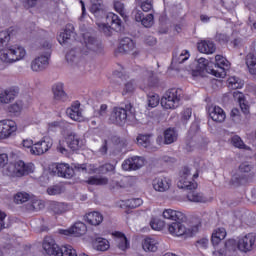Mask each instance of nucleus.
<instances>
[{
    "mask_svg": "<svg viewBox=\"0 0 256 256\" xmlns=\"http://www.w3.org/2000/svg\"><path fill=\"white\" fill-rule=\"evenodd\" d=\"M79 107H81V104L75 103L66 110V114L73 121H83V114L81 112V109H79Z\"/></svg>",
    "mask_w": 256,
    "mask_h": 256,
    "instance_id": "nucleus-26",
    "label": "nucleus"
},
{
    "mask_svg": "<svg viewBox=\"0 0 256 256\" xmlns=\"http://www.w3.org/2000/svg\"><path fill=\"white\" fill-rule=\"evenodd\" d=\"M208 113L212 121H215L216 123H223L227 118L225 111L219 106H211L208 109Z\"/></svg>",
    "mask_w": 256,
    "mask_h": 256,
    "instance_id": "nucleus-19",
    "label": "nucleus"
},
{
    "mask_svg": "<svg viewBox=\"0 0 256 256\" xmlns=\"http://www.w3.org/2000/svg\"><path fill=\"white\" fill-rule=\"evenodd\" d=\"M52 92L54 95V101H67V93H65L63 83L59 82L54 84Z\"/></svg>",
    "mask_w": 256,
    "mask_h": 256,
    "instance_id": "nucleus-25",
    "label": "nucleus"
},
{
    "mask_svg": "<svg viewBox=\"0 0 256 256\" xmlns=\"http://www.w3.org/2000/svg\"><path fill=\"white\" fill-rule=\"evenodd\" d=\"M66 61L70 65H76L78 67L83 60L81 59V57H79V51H77V48H72L66 54Z\"/></svg>",
    "mask_w": 256,
    "mask_h": 256,
    "instance_id": "nucleus-30",
    "label": "nucleus"
},
{
    "mask_svg": "<svg viewBox=\"0 0 256 256\" xmlns=\"http://www.w3.org/2000/svg\"><path fill=\"white\" fill-rule=\"evenodd\" d=\"M85 183H87V185H93L96 187H101L104 185H108L109 184V178L105 177V176H90Z\"/></svg>",
    "mask_w": 256,
    "mask_h": 256,
    "instance_id": "nucleus-33",
    "label": "nucleus"
},
{
    "mask_svg": "<svg viewBox=\"0 0 256 256\" xmlns=\"http://www.w3.org/2000/svg\"><path fill=\"white\" fill-rule=\"evenodd\" d=\"M115 242L117 244L118 249L121 251H126V249H129V240H127V237L125 234L121 232H115Z\"/></svg>",
    "mask_w": 256,
    "mask_h": 256,
    "instance_id": "nucleus-35",
    "label": "nucleus"
},
{
    "mask_svg": "<svg viewBox=\"0 0 256 256\" xmlns=\"http://www.w3.org/2000/svg\"><path fill=\"white\" fill-rule=\"evenodd\" d=\"M132 15L135 21H137V23H141L142 19L145 17V14H143V11L137 8L132 11Z\"/></svg>",
    "mask_w": 256,
    "mask_h": 256,
    "instance_id": "nucleus-57",
    "label": "nucleus"
},
{
    "mask_svg": "<svg viewBox=\"0 0 256 256\" xmlns=\"http://www.w3.org/2000/svg\"><path fill=\"white\" fill-rule=\"evenodd\" d=\"M97 251H107L109 249V241L105 238H97L94 242Z\"/></svg>",
    "mask_w": 256,
    "mask_h": 256,
    "instance_id": "nucleus-46",
    "label": "nucleus"
},
{
    "mask_svg": "<svg viewBox=\"0 0 256 256\" xmlns=\"http://www.w3.org/2000/svg\"><path fill=\"white\" fill-rule=\"evenodd\" d=\"M83 48L81 55L100 56L105 55V46L101 40L97 39L93 34L86 32L83 34Z\"/></svg>",
    "mask_w": 256,
    "mask_h": 256,
    "instance_id": "nucleus-3",
    "label": "nucleus"
},
{
    "mask_svg": "<svg viewBox=\"0 0 256 256\" xmlns=\"http://www.w3.org/2000/svg\"><path fill=\"white\" fill-rule=\"evenodd\" d=\"M114 8L115 11H117V13H119L120 15H125V4H123L122 2L116 1L114 3Z\"/></svg>",
    "mask_w": 256,
    "mask_h": 256,
    "instance_id": "nucleus-59",
    "label": "nucleus"
},
{
    "mask_svg": "<svg viewBox=\"0 0 256 256\" xmlns=\"http://www.w3.org/2000/svg\"><path fill=\"white\" fill-rule=\"evenodd\" d=\"M145 165V158L134 156L131 158H128L122 163V169L124 171H137L138 169H141Z\"/></svg>",
    "mask_w": 256,
    "mask_h": 256,
    "instance_id": "nucleus-12",
    "label": "nucleus"
},
{
    "mask_svg": "<svg viewBox=\"0 0 256 256\" xmlns=\"http://www.w3.org/2000/svg\"><path fill=\"white\" fill-rule=\"evenodd\" d=\"M163 217L164 219L175 221L168 225L170 235H174L175 237H193V231L191 229H187L185 224H183L187 221V216L183 212L166 209L163 211Z\"/></svg>",
    "mask_w": 256,
    "mask_h": 256,
    "instance_id": "nucleus-1",
    "label": "nucleus"
},
{
    "mask_svg": "<svg viewBox=\"0 0 256 256\" xmlns=\"http://www.w3.org/2000/svg\"><path fill=\"white\" fill-rule=\"evenodd\" d=\"M135 177L124 178L120 181L112 180L110 183V189H127V187H133L135 185Z\"/></svg>",
    "mask_w": 256,
    "mask_h": 256,
    "instance_id": "nucleus-24",
    "label": "nucleus"
},
{
    "mask_svg": "<svg viewBox=\"0 0 256 256\" xmlns=\"http://www.w3.org/2000/svg\"><path fill=\"white\" fill-rule=\"evenodd\" d=\"M143 205V200L141 198H132L128 200V207L130 209H137V207H141Z\"/></svg>",
    "mask_w": 256,
    "mask_h": 256,
    "instance_id": "nucleus-55",
    "label": "nucleus"
},
{
    "mask_svg": "<svg viewBox=\"0 0 256 256\" xmlns=\"http://www.w3.org/2000/svg\"><path fill=\"white\" fill-rule=\"evenodd\" d=\"M137 143L140 147L153 151V147L151 146V135L140 134L137 137Z\"/></svg>",
    "mask_w": 256,
    "mask_h": 256,
    "instance_id": "nucleus-39",
    "label": "nucleus"
},
{
    "mask_svg": "<svg viewBox=\"0 0 256 256\" xmlns=\"http://www.w3.org/2000/svg\"><path fill=\"white\" fill-rule=\"evenodd\" d=\"M186 198L190 203H207L209 201L203 192H199L195 189L188 190Z\"/></svg>",
    "mask_w": 256,
    "mask_h": 256,
    "instance_id": "nucleus-22",
    "label": "nucleus"
},
{
    "mask_svg": "<svg viewBox=\"0 0 256 256\" xmlns=\"http://www.w3.org/2000/svg\"><path fill=\"white\" fill-rule=\"evenodd\" d=\"M254 245H255V234L249 233L239 239L237 243V248L239 249V251H242L243 253H247V251H251V249H253Z\"/></svg>",
    "mask_w": 256,
    "mask_h": 256,
    "instance_id": "nucleus-14",
    "label": "nucleus"
},
{
    "mask_svg": "<svg viewBox=\"0 0 256 256\" xmlns=\"http://www.w3.org/2000/svg\"><path fill=\"white\" fill-rule=\"evenodd\" d=\"M6 173L9 177H25L33 173V164H25L22 160L10 163L6 167Z\"/></svg>",
    "mask_w": 256,
    "mask_h": 256,
    "instance_id": "nucleus-6",
    "label": "nucleus"
},
{
    "mask_svg": "<svg viewBox=\"0 0 256 256\" xmlns=\"http://www.w3.org/2000/svg\"><path fill=\"white\" fill-rule=\"evenodd\" d=\"M0 60L2 63H15L12 47L8 44L7 47L0 51Z\"/></svg>",
    "mask_w": 256,
    "mask_h": 256,
    "instance_id": "nucleus-28",
    "label": "nucleus"
},
{
    "mask_svg": "<svg viewBox=\"0 0 256 256\" xmlns=\"http://www.w3.org/2000/svg\"><path fill=\"white\" fill-rule=\"evenodd\" d=\"M170 187H171V180L167 177L155 178L153 180V188L155 189V191L164 193V191H169Z\"/></svg>",
    "mask_w": 256,
    "mask_h": 256,
    "instance_id": "nucleus-23",
    "label": "nucleus"
},
{
    "mask_svg": "<svg viewBox=\"0 0 256 256\" xmlns=\"http://www.w3.org/2000/svg\"><path fill=\"white\" fill-rule=\"evenodd\" d=\"M87 233V225L83 222H76L71 228L60 230L61 235H72L73 237H81Z\"/></svg>",
    "mask_w": 256,
    "mask_h": 256,
    "instance_id": "nucleus-13",
    "label": "nucleus"
},
{
    "mask_svg": "<svg viewBox=\"0 0 256 256\" xmlns=\"http://www.w3.org/2000/svg\"><path fill=\"white\" fill-rule=\"evenodd\" d=\"M73 29H75L73 27V25L69 24L67 26V29L64 32H61L59 37H58V41L61 45L67 43V41H69V39H71V34L73 33Z\"/></svg>",
    "mask_w": 256,
    "mask_h": 256,
    "instance_id": "nucleus-42",
    "label": "nucleus"
},
{
    "mask_svg": "<svg viewBox=\"0 0 256 256\" xmlns=\"http://www.w3.org/2000/svg\"><path fill=\"white\" fill-rule=\"evenodd\" d=\"M31 200V194L27 192H18L14 195V202L17 205H23V203H27V201Z\"/></svg>",
    "mask_w": 256,
    "mask_h": 256,
    "instance_id": "nucleus-44",
    "label": "nucleus"
},
{
    "mask_svg": "<svg viewBox=\"0 0 256 256\" xmlns=\"http://www.w3.org/2000/svg\"><path fill=\"white\" fill-rule=\"evenodd\" d=\"M111 27L112 29H120L121 28V19L116 14H111Z\"/></svg>",
    "mask_w": 256,
    "mask_h": 256,
    "instance_id": "nucleus-56",
    "label": "nucleus"
},
{
    "mask_svg": "<svg viewBox=\"0 0 256 256\" xmlns=\"http://www.w3.org/2000/svg\"><path fill=\"white\" fill-rule=\"evenodd\" d=\"M225 237H227V230H225V228H217L212 233V238H211L212 245L214 247H217V245H219V243H221V241H223Z\"/></svg>",
    "mask_w": 256,
    "mask_h": 256,
    "instance_id": "nucleus-32",
    "label": "nucleus"
},
{
    "mask_svg": "<svg viewBox=\"0 0 256 256\" xmlns=\"http://www.w3.org/2000/svg\"><path fill=\"white\" fill-rule=\"evenodd\" d=\"M233 97L238 101L241 111L247 115L249 113V105L245 102V95L239 91H234Z\"/></svg>",
    "mask_w": 256,
    "mask_h": 256,
    "instance_id": "nucleus-37",
    "label": "nucleus"
},
{
    "mask_svg": "<svg viewBox=\"0 0 256 256\" xmlns=\"http://www.w3.org/2000/svg\"><path fill=\"white\" fill-rule=\"evenodd\" d=\"M43 249L49 256H77V250H75L73 246L65 245L59 247L51 237L44 239Z\"/></svg>",
    "mask_w": 256,
    "mask_h": 256,
    "instance_id": "nucleus-4",
    "label": "nucleus"
},
{
    "mask_svg": "<svg viewBox=\"0 0 256 256\" xmlns=\"http://www.w3.org/2000/svg\"><path fill=\"white\" fill-rule=\"evenodd\" d=\"M140 7L145 13H149L153 9V0H140Z\"/></svg>",
    "mask_w": 256,
    "mask_h": 256,
    "instance_id": "nucleus-53",
    "label": "nucleus"
},
{
    "mask_svg": "<svg viewBox=\"0 0 256 256\" xmlns=\"http://www.w3.org/2000/svg\"><path fill=\"white\" fill-rule=\"evenodd\" d=\"M216 63H209L205 58L198 59V65L200 71H206V73H210V75H214V77H225L227 73L225 72L226 69H229L231 63L228 62L227 58L216 55L215 56Z\"/></svg>",
    "mask_w": 256,
    "mask_h": 256,
    "instance_id": "nucleus-2",
    "label": "nucleus"
},
{
    "mask_svg": "<svg viewBox=\"0 0 256 256\" xmlns=\"http://www.w3.org/2000/svg\"><path fill=\"white\" fill-rule=\"evenodd\" d=\"M131 104L123 107H114L110 113L109 121L112 125H119L123 127L127 123V111H131Z\"/></svg>",
    "mask_w": 256,
    "mask_h": 256,
    "instance_id": "nucleus-7",
    "label": "nucleus"
},
{
    "mask_svg": "<svg viewBox=\"0 0 256 256\" xmlns=\"http://www.w3.org/2000/svg\"><path fill=\"white\" fill-rule=\"evenodd\" d=\"M183 98V90L179 88H171L165 92L161 98V105L164 109H177L181 105Z\"/></svg>",
    "mask_w": 256,
    "mask_h": 256,
    "instance_id": "nucleus-5",
    "label": "nucleus"
},
{
    "mask_svg": "<svg viewBox=\"0 0 256 256\" xmlns=\"http://www.w3.org/2000/svg\"><path fill=\"white\" fill-rule=\"evenodd\" d=\"M12 47V55H14V61H21V59H25L27 55V51L22 46H11Z\"/></svg>",
    "mask_w": 256,
    "mask_h": 256,
    "instance_id": "nucleus-41",
    "label": "nucleus"
},
{
    "mask_svg": "<svg viewBox=\"0 0 256 256\" xmlns=\"http://www.w3.org/2000/svg\"><path fill=\"white\" fill-rule=\"evenodd\" d=\"M40 50L44 52L45 56L51 57V43H49V41H42L40 43Z\"/></svg>",
    "mask_w": 256,
    "mask_h": 256,
    "instance_id": "nucleus-51",
    "label": "nucleus"
},
{
    "mask_svg": "<svg viewBox=\"0 0 256 256\" xmlns=\"http://www.w3.org/2000/svg\"><path fill=\"white\" fill-rule=\"evenodd\" d=\"M177 141V132L174 129H167L164 132V144L171 145V143H175Z\"/></svg>",
    "mask_w": 256,
    "mask_h": 256,
    "instance_id": "nucleus-43",
    "label": "nucleus"
},
{
    "mask_svg": "<svg viewBox=\"0 0 256 256\" xmlns=\"http://www.w3.org/2000/svg\"><path fill=\"white\" fill-rule=\"evenodd\" d=\"M13 35V29H8L0 32V52L2 49H5L11 41V36Z\"/></svg>",
    "mask_w": 256,
    "mask_h": 256,
    "instance_id": "nucleus-38",
    "label": "nucleus"
},
{
    "mask_svg": "<svg viewBox=\"0 0 256 256\" xmlns=\"http://www.w3.org/2000/svg\"><path fill=\"white\" fill-rule=\"evenodd\" d=\"M61 191V186L59 185L50 186L47 189L48 195H61Z\"/></svg>",
    "mask_w": 256,
    "mask_h": 256,
    "instance_id": "nucleus-58",
    "label": "nucleus"
},
{
    "mask_svg": "<svg viewBox=\"0 0 256 256\" xmlns=\"http://www.w3.org/2000/svg\"><path fill=\"white\" fill-rule=\"evenodd\" d=\"M133 91H135V85L133 84V82H128L125 84L122 94L127 95V93H133Z\"/></svg>",
    "mask_w": 256,
    "mask_h": 256,
    "instance_id": "nucleus-63",
    "label": "nucleus"
},
{
    "mask_svg": "<svg viewBox=\"0 0 256 256\" xmlns=\"http://www.w3.org/2000/svg\"><path fill=\"white\" fill-rule=\"evenodd\" d=\"M50 209L55 215H63V213L71 211V205L64 202H51Z\"/></svg>",
    "mask_w": 256,
    "mask_h": 256,
    "instance_id": "nucleus-27",
    "label": "nucleus"
},
{
    "mask_svg": "<svg viewBox=\"0 0 256 256\" xmlns=\"http://www.w3.org/2000/svg\"><path fill=\"white\" fill-rule=\"evenodd\" d=\"M49 57L45 55H40L36 57L31 62V69L32 71L39 73V71H45L46 67H49Z\"/></svg>",
    "mask_w": 256,
    "mask_h": 256,
    "instance_id": "nucleus-16",
    "label": "nucleus"
},
{
    "mask_svg": "<svg viewBox=\"0 0 256 256\" xmlns=\"http://www.w3.org/2000/svg\"><path fill=\"white\" fill-rule=\"evenodd\" d=\"M189 57H191V54L187 50H182L181 52H175L173 54L172 58V67L173 69H181L179 68V65H183L185 61L189 60Z\"/></svg>",
    "mask_w": 256,
    "mask_h": 256,
    "instance_id": "nucleus-18",
    "label": "nucleus"
},
{
    "mask_svg": "<svg viewBox=\"0 0 256 256\" xmlns=\"http://www.w3.org/2000/svg\"><path fill=\"white\" fill-rule=\"evenodd\" d=\"M197 47L200 53H205L206 55H213V53L217 51V46L215 45V42L211 40H202L198 42Z\"/></svg>",
    "mask_w": 256,
    "mask_h": 256,
    "instance_id": "nucleus-21",
    "label": "nucleus"
},
{
    "mask_svg": "<svg viewBox=\"0 0 256 256\" xmlns=\"http://www.w3.org/2000/svg\"><path fill=\"white\" fill-rule=\"evenodd\" d=\"M79 69L82 73H91L93 69H95V66L91 63H86L85 61H81L79 64Z\"/></svg>",
    "mask_w": 256,
    "mask_h": 256,
    "instance_id": "nucleus-50",
    "label": "nucleus"
},
{
    "mask_svg": "<svg viewBox=\"0 0 256 256\" xmlns=\"http://www.w3.org/2000/svg\"><path fill=\"white\" fill-rule=\"evenodd\" d=\"M150 226L154 231H161L165 227V222L159 218H152L150 221Z\"/></svg>",
    "mask_w": 256,
    "mask_h": 256,
    "instance_id": "nucleus-49",
    "label": "nucleus"
},
{
    "mask_svg": "<svg viewBox=\"0 0 256 256\" xmlns=\"http://www.w3.org/2000/svg\"><path fill=\"white\" fill-rule=\"evenodd\" d=\"M73 170L79 173H87V164H73Z\"/></svg>",
    "mask_w": 256,
    "mask_h": 256,
    "instance_id": "nucleus-64",
    "label": "nucleus"
},
{
    "mask_svg": "<svg viewBox=\"0 0 256 256\" xmlns=\"http://www.w3.org/2000/svg\"><path fill=\"white\" fill-rule=\"evenodd\" d=\"M43 207H45V206L43 205V203H41V201L37 200V201L33 202V203L28 207V209H29L30 211H38V209H43Z\"/></svg>",
    "mask_w": 256,
    "mask_h": 256,
    "instance_id": "nucleus-62",
    "label": "nucleus"
},
{
    "mask_svg": "<svg viewBox=\"0 0 256 256\" xmlns=\"http://www.w3.org/2000/svg\"><path fill=\"white\" fill-rule=\"evenodd\" d=\"M54 173H57L58 177H63L64 179H71L75 174V170L69 167V164L60 163L56 165Z\"/></svg>",
    "mask_w": 256,
    "mask_h": 256,
    "instance_id": "nucleus-20",
    "label": "nucleus"
},
{
    "mask_svg": "<svg viewBox=\"0 0 256 256\" xmlns=\"http://www.w3.org/2000/svg\"><path fill=\"white\" fill-rule=\"evenodd\" d=\"M19 95V88L11 87L0 93V103L7 105Z\"/></svg>",
    "mask_w": 256,
    "mask_h": 256,
    "instance_id": "nucleus-17",
    "label": "nucleus"
},
{
    "mask_svg": "<svg viewBox=\"0 0 256 256\" xmlns=\"http://www.w3.org/2000/svg\"><path fill=\"white\" fill-rule=\"evenodd\" d=\"M230 117L236 122L239 123L241 121V115L239 112V109L237 108H233L231 113H230Z\"/></svg>",
    "mask_w": 256,
    "mask_h": 256,
    "instance_id": "nucleus-60",
    "label": "nucleus"
},
{
    "mask_svg": "<svg viewBox=\"0 0 256 256\" xmlns=\"http://www.w3.org/2000/svg\"><path fill=\"white\" fill-rule=\"evenodd\" d=\"M9 113H12V115H21V112L23 111V102L21 100H17L15 103L8 106Z\"/></svg>",
    "mask_w": 256,
    "mask_h": 256,
    "instance_id": "nucleus-45",
    "label": "nucleus"
},
{
    "mask_svg": "<svg viewBox=\"0 0 256 256\" xmlns=\"http://www.w3.org/2000/svg\"><path fill=\"white\" fill-rule=\"evenodd\" d=\"M142 247L146 253H155L159 249V242L153 238H146L142 242Z\"/></svg>",
    "mask_w": 256,
    "mask_h": 256,
    "instance_id": "nucleus-29",
    "label": "nucleus"
},
{
    "mask_svg": "<svg viewBox=\"0 0 256 256\" xmlns=\"http://www.w3.org/2000/svg\"><path fill=\"white\" fill-rule=\"evenodd\" d=\"M246 65L251 75H256V56L253 53H249L246 56Z\"/></svg>",
    "mask_w": 256,
    "mask_h": 256,
    "instance_id": "nucleus-40",
    "label": "nucleus"
},
{
    "mask_svg": "<svg viewBox=\"0 0 256 256\" xmlns=\"http://www.w3.org/2000/svg\"><path fill=\"white\" fill-rule=\"evenodd\" d=\"M51 147H53V140L49 137H44L42 140L34 143L30 153L31 155H44Z\"/></svg>",
    "mask_w": 256,
    "mask_h": 256,
    "instance_id": "nucleus-11",
    "label": "nucleus"
},
{
    "mask_svg": "<svg viewBox=\"0 0 256 256\" xmlns=\"http://www.w3.org/2000/svg\"><path fill=\"white\" fill-rule=\"evenodd\" d=\"M191 175V170L188 167H184L180 173V179L177 182L179 189H186L191 191V189H197V182L189 180Z\"/></svg>",
    "mask_w": 256,
    "mask_h": 256,
    "instance_id": "nucleus-9",
    "label": "nucleus"
},
{
    "mask_svg": "<svg viewBox=\"0 0 256 256\" xmlns=\"http://www.w3.org/2000/svg\"><path fill=\"white\" fill-rule=\"evenodd\" d=\"M148 107H157L159 105V95L157 94H150L148 95Z\"/></svg>",
    "mask_w": 256,
    "mask_h": 256,
    "instance_id": "nucleus-54",
    "label": "nucleus"
},
{
    "mask_svg": "<svg viewBox=\"0 0 256 256\" xmlns=\"http://www.w3.org/2000/svg\"><path fill=\"white\" fill-rule=\"evenodd\" d=\"M17 132V123L11 119L0 120V140L9 139Z\"/></svg>",
    "mask_w": 256,
    "mask_h": 256,
    "instance_id": "nucleus-8",
    "label": "nucleus"
},
{
    "mask_svg": "<svg viewBox=\"0 0 256 256\" xmlns=\"http://www.w3.org/2000/svg\"><path fill=\"white\" fill-rule=\"evenodd\" d=\"M140 23H142L143 27H146V28L153 27V23H154L153 14H148L144 16Z\"/></svg>",
    "mask_w": 256,
    "mask_h": 256,
    "instance_id": "nucleus-52",
    "label": "nucleus"
},
{
    "mask_svg": "<svg viewBox=\"0 0 256 256\" xmlns=\"http://www.w3.org/2000/svg\"><path fill=\"white\" fill-rule=\"evenodd\" d=\"M90 11L94 15H97L100 11H103V0H90Z\"/></svg>",
    "mask_w": 256,
    "mask_h": 256,
    "instance_id": "nucleus-48",
    "label": "nucleus"
},
{
    "mask_svg": "<svg viewBox=\"0 0 256 256\" xmlns=\"http://www.w3.org/2000/svg\"><path fill=\"white\" fill-rule=\"evenodd\" d=\"M253 171V166L249 162H244L240 164L239 170L231 178V183L233 185H240L241 182L245 181L248 173Z\"/></svg>",
    "mask_w": 256,
    "mask_h": 256,
    "instance_id": "nucleus-10",
    "label": "nucleus"
},
{
    "mask_svg": "<svg viewBox=\"0 0 256 256\" xmlns=\"http://www.w3.org/2000/svg\"><path fill=\"white\" fill-rule=\"evenodd\" d=\"M215 39L218 43H229V36L223 33H217Z\"/></svg>",
    "mask_w": 256,
    "mask_h": 256,
    "instance_id": "nucleus-61",
    "label": "nucleus"
},
{
    "mask_svg": "<svg viewBox=\"0 0 256 256\" xmlns=\"http://www.w3.org/2000/svg\"><path fill=\"white\" fill-rule=\"evenodd\" d=\"M86 220L90 225H94V227H97L98 225H101V223H103V214L97 211L90 212L86 215Z\"/></svg>",
    "mask_w": 256,
    "mask_h": 256,
    "instance_id": "nucleus-34",
    "label": "nucleus"
},
{
    "mask_svg": "<svg viewBox=\"0 0 256 256\" xmlns=\"http://www.w3.org/2000/svg\"><path fill=\"white\" fill-rule=\"evenodd\" d=\"M65 142L71 151H79L85 143L83 140L74 132H69L65 137Z\"/></svg>",
    "mask_w": 256,
    "mask_h": 256,
    "instance_id": "nucleus-15",
    "label": "nucleus"
},
{
    "mask_svg": "<svg viewBox=\"0 0 256 256\" xmlns=\"http://www.w3.org/2000/svg\"><path fill=\"white\" fill-rule=\"evenodd\" d=\"M231 143L237 149H244L245 151H249V146L245 145L241 137H239L238 135L231 138Z\"/></svg>",
    "mask_w": 256,
    "mask_h": 256,
    "instance_id": "nucleus-47",
    "label": "nucleus"
},
{
    "mask_svg": "<svg viewBox=\"0 0 256 256\" xmlns=\"http://www.w3.org/2000/svg\"><path fill=\"white\" fill-rule=\"evenodd\" d=\"M237 250V242L229 239L224 243V248L218 250L220 256H225L227 253H233Z\"/></svg>",
    "mask_w": 256,
    "mask_h": 256,
    "instance_id": "nucleus-36",
    "label": "nucleus"
},
{
    "mask_svg": "<svg viewBox=\"0 0 256 256\" xmlns=\"http://www.w3.org/2000/svg\"><path fill=\"white\" fill-rule=\"evenodd\" d=\"M118 49L120 53H129L135 49V42L129 37L122 38Z\"/></svg>",
    "mask_w": 256,
    "mask_h": 256,
    "instance_id": "nucleus-31",
    "label": "nucleus"
}]
</instances>
